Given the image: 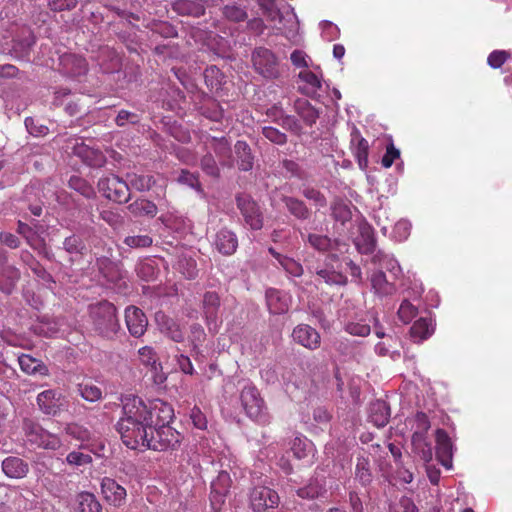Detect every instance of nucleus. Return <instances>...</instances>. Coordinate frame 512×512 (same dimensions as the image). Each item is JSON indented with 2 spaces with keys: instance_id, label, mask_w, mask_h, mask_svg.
I'll list each match as a JSON object with an SVG mask.
<instances>
[{
  "instance_id": "nucleus-35",
  "label": "nucleus",
  "mask_w": 512,
  "mask_h": 512,
  "mask_svg": "<svg viewBox=\"0 0 512 512\" xmlns=\"http://www.w3.org/2000/svg\"><path fill=\"white\" fill-rule=\"evenodd\" d=\"M127 209L135 217L149 216L153 218L158 211L155 203L147 199H137L129 204Z\"/></svg>"
},
{
  "instance_id": "nucleus-39",
  "label": "nucleus",
  "mask_w": 512,
  "mask_h": 512,
  "mask_svg": "<svg viewBox=\"0 0 512 512\" xmlns=\"http://www.w3.org/2000/svg\"><path fill=\"white\" fill-rule=\"evenodd\" d=\"M326 489L317 479L311 480L306 486L297 490V495L303 499L313 500L323 496Z\"/></svg>"
},
{
  "instance_id": "nucleus-38",
  "label": "nucleus",
  "mask_w": 512,
  "mask_h": 512,
  "mask_svg": "<svg viewBox=\"0 0 512 512\" xmlns=\"http://www.w3.org/2000/svg\"><path fill=\"white\" fill-rule=\"evenodd\" d=\"M313 450L312 442L305 436H296L291 443V451L295 458H307Z\"/></svg>"
},
{
  "instance_id": "nucleus-57",
  "label": "nucleus",
  "mask_w": 512,
  "mask_h": 512,
  "mask_svg": "<svg viewBox=\"0 0 512 512\" xmlns=\"http://www.w3.org/2000/svg\"><path fill=\"white\" fill-rule=\"evenodd\" d=\"M124 243L130 248H147L152 245L153 240L149 235L127 236Z\"/></svg>"
},
{
  "instance_id": "nucleus-30",
  "label": "nucleus",
  "mask_w": 512,
  "mask_h": 512,
  "mask_svg": "<svg viewBox=\"0 0 512 512\" xmlns=\"http://www.w3.org/2000/svg\"><path fill=\"white\" fill-rule=\"evenodd\" d=\"M434 333V325L430 316L420 317L410 328V335L415 342H422Z\"/></svg>"
},
{
  "instance_id": "nucleus-56",
  "label": "nucleus",
  "mask_w": 512,
  "mask_h": 512,
  "mask_svg": "<svg viewBox=\"0 0 512 512\" xmlns=\"http://www.w3.org/2000/svg\"><path fill=\"white\" fill-rule=\"evenodd\" d=\"M18 362L22 371L27 374H35L38 371V368L41 367L40 363L36 359L27 354L19 356Z\"/></svg>"
},
{
  "instance_id": "nucleus-31",
  "label": "nucleus",
  "mask_w": 512,
  "mask_h": 512,
  "mask_svg": "<svg viewBox=\"0 0 512 512\" xmlns=\"http://www.w3.org/2000/svg\"><path fill=\"white\" fill-rule=\"evenodd\" d=\"M390 418L389 406L384 401L377 400L370 405L369 419L378 428L384 427Z\"/></svg>"
},
{
  "instance_id": "nucleus-62",
  "label": "nucleus",
  "mask_w": 512,
  "mask_h": 512,
  "mask_svg": "<svg viewBox=\"0 0 512 512\" xmlns=\"http://www.w3.org/2000/svg\"><path fill=\"white\" fill-rule=\"evenodd\" d=\"M302 194L308 200L313 201L318 207H325L327 204L325 196L315 188L306 187L303 189Z\"/></svg>"
},
{
  "instance_id": "nucleus-15",
  "label": "nucleus",
  "mask_w": 512,
  "mask_h": 512,
  "mask_svg": "<svg viewBox=\"0 0 512 512\" xmlns=\"http://www.w3.org/2000/svg\"><path fill=\"white\" fill-rule=\"evenodd\" d=\"M125 322L129 333L136 338L141 337L147 330L148 320L145 313L135 306H128L125 310Z\"/></svg>"
},
{
  "instance_id": "nucleus-33",
  "label": "nucleus",
  "mask_w": 512,
  "mask_h": 512,
  "mask_svg": "<svg viewBox=\"0 0 512 512\" xmlns=\"http://www.w3.org/2000/svg\"><path fill=\"white\" fill-rule=\"evenodd\" d=\"M271 115L277 116L276 121L286 130L293 134L300 136L303 133V128L300 122L292 115L284 114L282 109H278L276 106L272 108Z\"/></svg>"
},
{
  "instance_id": "nucleus-48",
  "label": "nucleus",
  "mask_w": 512,
  "mask_h": 512,
  "mask_svg": "<svg viewBox=\"0 0 512 512\" xmlns=\"http://www.w3.org/2000/svg\"><path fill=\"white\" fill-rule=\"evenodd\" d=\"M65 432L67 435L80 441L81 443H87L91 439L90 431L87 428L75 423L68 424L65 428Z\"/></svg>"
},
{
  "instance_id": "nucleus-18",
  "label": "nucleus",
  "mask_w": 512,
  "mask_h": 512,
  "mask_svg": "<svg viewBox=\"0 0 512 512\" xmlns=\"http://www.w3.org/2000/svg\"><path fill=\"white\" fill-rule=\"evenodd\" d=\"M37 404L44 414L56 415L63 406V397L55 390H45L38 394Z\"/></svg>"
},
{
  "instance_id": "nucleus-3",
  "label": "nucleus",
  "mask_w": 512,
  "mask_h": 512,
  "mask_svg": "<svg viewBox=\"0 0 512 512\" xmlns=\"http://www.w3.org/2000/svg\"><path fill=\"white\" fill-rule=\"evenodd\" d=\"M240 400L246 415L261 425L270 423L264 399L258 388L252 383L244 386L240 392Z\"/></svg>"
},
{
  "instance_id": "nucleus-4",
  "label": "nucleus",
  "mask_w": 512,
  "mask_h": 512,
  "mask_svg": "<svg viewBox=\"0 0 512 512\" xmlns=\"http://www.w3.org/2000/svg\"><path fill=\"white\" fill-rule=\"evenodd\" d=\"M181 440V433L171 426H157L150 431L144 451L147 449L154 451L176 450L180 446Z\"/></svg>"
},
{
  "instance_id": "nucleus-6",
  "label": "nucleus",
  "mask_w": 512,
  "mask_h": 512,
  "mask_svg": "<svg viewBox=\"0 0 512 512\" xmlns=\"http://www.w3.org/2000/svg\"><path fill=\"white\" fill-rule=\"evenodd\" d=\"M98 189L105 198L116 203H126L130 199L129 185L114 174L100 178Z\"/></svg>"
},
{
  "instance_id": "nucleus-27",
  "label": "nucleus",
  "mask_w": 512,
  "mask_h": 512,
  "mask_svg": "<svg viewBox=\"0 0 512 512\" xmlns=\"http://www.w3.org/2000/svg\"><path fill=\"white\" fill-rule=\"evenodd\" d=\"M2 470L7 477L20 479L27 475L29 466L23 459L9 456L2 461Z\"/></svg>"
},
{
  "instance_id": "nucleus-17",
  "label": "nucleus",
  "mask_w": 512,
  "mask_h": 512,
  "mask_svg": "<svg viewBox=\"0 0 512 512\" xmlns=\"http://www.w3.org/2000/svg\"><path fill=\"white\" fill-rule=\"evenodd\" d=\"M60 67L70 77H80L87 73L88 63L83 56L65 53L60 57Z\"/></svg>"
},
{
  "instance_id": "nucleus-45",
  "label": "nucleus",
  "mask_w": 512,
  "mask_h": 512,
  "mask_svg": "<svg viewBox=\"0 0 512 512\" xmlns=\"http://www.w3.org/2000/svg\"><path fill=\"white\" fill-rule=\"evenodd\" d=\"M80 396L89 402H95L102 398V390L92 383H81L77 388Z\"/></svg>"
},
{
  "instance_id": "nucleus-41",
  "label": "nucleus",
  "mask_w": 512,
  "mask_h": 512,
  "mask_svg": "<svg viewBox=\"0 0 512 512\" xmlns=\"http://www.w3.org/2000/svg\"><path fill=\"white\" fill-rule=\"evenodd\" d=\"M331 210L333 218L342 224H345L352 218L349 204L342 199H335L332 203Z\"/></svg>"
},
{
  "instance_id": "nucleus-25",
  "label": "nucleus",
  "mask_w": 512,
  "mask_h": 512,
  "mask_svg": "<svg viewBox=\"0 0 512 512\" xmlns=\"http://www.w3.org/2000/svg\"><path fill=\"white\" fill-rule=\"evenodd\" d=\"M235 161L240 171H250L254 165V156L246 141L238 140L234 145Z\"/></svg>"
},
{
  "instance_id": "nucleus-21",
  "label": "nucleus",
  "mask_w": 512,
  "mask_h": 512,
  "mask_svg": "<svg viewBox=\"0 0 512 512\" xmlns=\"http://www.w3.org/2000/svg\"><path fill=\"white\" fill-rule=\"evenodd\" d=\"M214 245L219 253L230 256L237 250L238 239L233 231L222 228L216 233Z\"/></svg>"
},
{
  "instance_id": "nucleus-53",
  "label": "nucleus",
  "mask_w": 512,
  "mask_h": 512,
  "mask_svg": "<svg viewBox=\"0 0 512 512\" xmlns=\"http://www.w3.org/2000/svg\"><path fill=\"white\" fill-rule=\"evenodd\" d=\"M511 54L505 50H494L487 58L488 65L493 69H498L510 58Z\"/></svg>"
},
{
  "instance_id": "nucleus-34",
  "label": "nucleus",
  "mask_w": 512,
  "mask_h": 512,
  "mask_svg": "<svg viewBox=\"0 0 512 512\" xmlns=\"http://www.w3.org/2000/svg\"><path fill=\"white\" fill-rule=\"evenodd\" d=\"M356 246L361 254H373L376 250V238L370 227L362 228L356 240Z\"/></svg>"
},
{
  "instance_id": "nucleus-40",
  "label": "nucleus",
  "mask_w": 512,
  "mask_h": 512,
  "mask_svg": "<svg viewBox=\"0 0 512 512\" xmlns=\"http://www.w3.org/2000/svg\"><path fill=\"white\" fill-rule=\"evenodd\" d=\"M79 512H102V506L94 494L82 492L78 496Z\"/></svg>"
},
{
  "instance_id": "nucleus-54",
  "label": "nucleus",
  "mask_w": 512,
  "mask_h": 512,
  "mask_svg": "<svg viewBox=\"0 0 512 512\" xmlns=\"http://www.w3.org/2000/svg\"><path fill=\"white\" fill-rule=\"evenodd\" d=\"M372 262L375 264H379L382 268H386L390 271L400 270L397 262L394 259L390 258L388 255L384 254L382 251H377L373 255Z\"/></svg>"
},
{
  "instance_id": "nucleus-11",
  "label": "nucleus",
  "mask_w": 512,
  "mask_h": 512,
  "mask_svg": "<svg viewBox=\"0 0 512 512\" xmlns=\"http://www.w3.org/2000/svg\"><path fill=\"white\" fill-rule=\"evenodd\" d=\"M146 409L150 414V424L152 427L168 425L174 417L173 407L160 399H155L146 404Z\"/></svg>"
},
{
  "instance_id": "nucleus-13",
  "label": "nucleus",
  "mask_w": 512,
  "mask_h": 512,
  "mask_svg": "<svg viewBox=\"0 0 512 512\" xmlns=\"http://www.w3.org/2000/svg\"><path fill=\"white\" fill-rule=\"evenodd\" d=\"M350 149L359 168L365 170L368 167L369 144L356 126H353L350 133Z\"/></svg>"
},
{
  "instance_id": "nucleus-37",
  "label": "nucleus",
  "mask_w": 512,
  "mask_h": 512,
  "mask_svg": "<svg viewBox=\"0 0 512 512\" xmlns=\"http://www.w3.org/2000/svg\"><path fill=\"white\" fill-rule=\"evenodd\" d=\"M355 478L364 486L372 482L373 476L371 472L370 461L366 455H359L357 457Z\"/></svg>"
},
{
  "instance_id": "nucleus-58",
  "label": "nucleus",
  "mask_w": 512,
  "mask_h": 512,
  "mask_svg": "<svg viewBox=\"0 0 512 512\" xmlns=\"http://www.w3.org/2000/svg\"><path fill=\"white\" fill-rule=\"evenodd\" d=\"M139 359L145 366H150L156 370L158 358L153 348L145 346L139 349Z\"/></svg>"
},
{
  "instance_id": "nucleus-63",
  "label": "nucleus",
  "mask_w": 512,
  "mask_h": 512,
  "mask_svg": "<svg viewBox=\"0 0 512 512\" xmlns=\"http://www.w3.org/2000/svg\"><path fill=\"white\" fill-rule=\"evenodd\" d=\"M66 461L68 464L73 466H84L92 462V457L89 454L72 451L67 455Z\"/></svg>"
},
{
  "instance_id": "nucleus-64",
  "label": "nucleus",
  "mask_w": 512,
  "mask_h": 512,
  "mask_svg": "<svg viewBox=\"0 0 512 512\" xmlns=\"http://www.w3.org/2000/svg\"><path fill=\"white\" fill-rule=\"evenodd\" d=\"M115 122L119 127H123L126 123L136 125L140 122V118L136 113L127 110H120L116 116Z\"/></svg>"
},
{
  "instance_id": "nucleus-12",
  "label": "nucleus",
  "mask_w": 512,
  "mask_h": 512,
  "mask_svg": "<svg viewBox=\"0 0 512 512\" xmlns=\"http://www.w3.org/2000/svg\"><path fill=\"white\" fill-rule=\"evenodd\" d=\"M306 241L319 252H330L333 258H336L337 252L343 253V249L346 251L348 247L346 243L338 239H331L326 235L316 233H309Z\"/></svg>"
},
{
  "instance_id": "nucleus-32",
  "label": "nucleus",
  "mask_w": 512,
  "mask_h": 512,
  "mask_svg": "<svg viewBox=\"0 0 512 512\" xmlns=\"http://www.w3.org/2000/svg\"><path fill=\"white\" fill-rule=\"evenodd\" d=\"M19 279L20 272L17 268L0 265V290L2 292L11 294Z\"/></svg>"
},
{
  "instance_id": "nucleus-49",
  "label": "nucleus",
  "mask_w": 512,
  "mask_h": 512,
  "mask_svg": "<svg viewBox=\"0 0 512 512\" xmlns=\"http://www.w3.org/2000/svg\"><path fill=\"white\" fill-rule=\"evenodd\" d=\"M64 249L70 254L83 255L86 251V246L83 240L77 235L66 237L63 242Z\"/></svg>"
},
{
  "instance_id": "nucleus-55",
  "label": "nucleus",
  "mask_w": 512,
  "mask_h": 512,
  "mask_svg": "<svg viewBox=\"0 0 512 512\" xmlns=\"http://www.w3.org/2000/svg\"><path fill=\"white\" fill-rule=\"evenodd\" d=\"M280 265L291 276L300 277L303 275V266L290 257L281 258Z\"/></svg>"
},
{
  "instance_id": "nucleus-14",
  "label": "nucleus",
  "mask_w": 512,
  "mask_h": 512,
  "mask_svg": "<svg viewBox=\"0 0 512 512\" xmlns=\"http://www.w3.org/2000/svg\"><path fill=\"white\" fill-rule=\"evenodd\" d=\"M292 338L297 344L309 350L318 349L321 344L319 332L307 324L297 325L292 331Z\"/></svg>"
},
{
  "instance_id": "nucleus-29",
  "label": "nucleus",
  "mask_w": 512,
  "mask_h": 512,
  "mask_svg": "<svg viewBox=\"0 0 512 512\" xmlns=\"http://www.w3.org/2000/svg\"><path fill=\"white\" fill-rule=\"evenodd\" d=\"M294 110L304 124L309 127H312L319 118V111L307 99H297L294 102Z\"/></svg>"
},
{
  "instance_id": "nucleus-61",
  "label": "nucleus",
  "mask_w": 512,
  "mask_h": 512,
  "mask_svg": "<svg viewBox=\"0 0 512 512\" xmlns=\"http://www.w3.org/2000/svg\"><path fill=\"white\" fill-rule=\"evenodd\" d=\"M345 331L351 335L364 337L369 335L371 328L368 324L351 321L345 325Z\"/></svg>"
},
{
  "instance_id": "nucleus-46",
  "label": "nucleus",
  "mask_w": 512,
  "mask_h": 512,
  "mask_svg": "<svg viewBox=\"0 0 512 512\" xmlns=\"http://www.w3.org/2000/svg\"><path fill=\"white\" fill-rule=\"evenodd\" d=\"M418 314V308L409 300L405 299L400 304L397 315L404 324L410 323Z\"/></svg>"
},
{
  "instance_id": "nucleus-26",
  "label": "nucleus",
  "mask_w": 512,
  "mask_h": 512,
  "mask_svg": "<svg viewBox=\"0 0 512 512\" xmlns=\"http://www.w3.org/2000/svg\"><path fill=\"white\" fill-rule=\"evenodd\" d=\"M221 306V299L217 292L207 291L203 295L202 310L207 324L216 322Z\"/></svg>"
},
{
  "instance_id": "nucleus-10",
  "label": "nucleus",
  "mask_w": 512,
  "mask_h": 512,
  "mask_svg": "<svg viewBox=\"0 0 512 512\" xmlns=\"http://www.w3.org/2000/svg\"><path fill=\"white\" fill-rule=\"evenodd\" d=\"M279 504V496L269 487H255L250 494V505L255 512H263L275 508Z\"/></svg>"
},
{
  "instance_id": "nucleus-44",
  "label": "nucleus",
  "mask_w": 512,
  "mask_h": 512,
  "mask_svg": "<svg viewBox=\"0 0 512 512\" xmlns=\"http://www.w3.org/2000/svg\"><path fill=\"white\" fill-rule=\"evenodd\" d=\"M316 275L329 285H345L347 283V277L344 274L332 269H319L316 271Z\"/></svg>"
},
{
  "instance_id": "nucleus-36",
  "label": "nucleus",
  "mask_w": 512,
  "mask_h": 512,
  "mask_svg": "<svg viewBox=\"0 0 512 512\" xmlns=\"http://www.w3.org/2000/svg\"><path fill=\"white\" fill-rule=\"evenodd\" d=\"M282 201L288 211L296 218L306 220L310 217V210L303 201L290 196H283Z\"/></svg>"
},
{
  "instance_id": "nucleus-52",
  "label": "nucleus",
  "mask_w": 512,
  "mask_h": 512,
  "mask_svg": "<svg viewBox=\"0 0 512 512\" xmlns=\"http://www.w3.org/2000/svg\"><path fill=\"white\" fill-rule=\"evenodd\" d=\"M262 134L270 142L277 145H284L287 142V135L275 127L265 126L262 129Z\"/></svg>"
},
{
  "instance_id": "nucleus-7",
  "label": "nucleus",
  "mask_w": 512,
  "mask_h": 512,
  "mask_svg": "<svg viewBox=\"0 0 512 512\" xmlns=\"http://www.w3.org/2000/svg\"><path fill=\"white\" fill-rule=\"evenodd\" d=\"M66 150H71L73 155L90 167H102L106 162L104 154L99 149L86 145L78 137H70L66 140Z\"/></svg>"
},
{
  "instance_id": "nucleus-42",
  "label": "nucleus",
  "mask_w": 512,
  "mask_h": 512,
  "mask_svg": "<svg viewBox=\"0 0 512 512\" xmlns=\"http://www.w3.org/2000/svg\"><path fill=\"white\" fill-rule=\"evenodd\" d=\"M69 187L87 199L95 197L96 193L92 185L80 176L73 175L69 179Z\"/></svg>"
},
{
  "instance_id": "nucleus-1",
  "label": "nucleus",
  "mask_w": 512,
  "mask_h": 512,
  "mask_svg": "<svg viewBox=\"0 0 512 512\" xmlns=\"http://www.w3.org/2000/svg\"><path fill=\"white\" fill-rule=\"evenodd\" d=\"M122 416L116 424L123 444L134 450L144 451L146 441L152 431L146 403L138 396L126 395L121 399Z\"/></svg>"
},
{
  "instance_id": "nucleus-16",
  "label": "nucleus",
  "mask_w": 512,
  "mask_h": 512,
  "mask_svg": "<svg viewBox=\"0 0 512 512\" xmlns=\"http://www.w3.org/2000/svg\"><path fill=\"white\" fill-rule=\"evenodd\" d=\"M436 457L438 461L446 468L452 467L453 444L444 429H437L435 432Z\"/></svg>"
},
{
  "instance_id": "nucleus-8",
  "label": "nucleus",
  "mask_w": 512,
  "mask_h": 512,
  "mask_svg": "<svg viewBox=\"0 0 512 512\" xmlns=\"http://www.w3.org/2000/svg\"><path fill=\"white\" fill-rule=\"evenodd\" d=\"M252 64L255 71L267 79L279 76V63L275 54L264 47L256 48L252 53Z\"/></svg>"
},
{
  "instance_id": "nucleus-60",
  "label": "nucleus",
  "mask_w": 512,
  "mask_h": 512,
  "mask_svg": "<svg viewBox=\"0 0 512 512\" xmlns=\"http://www.w3.org/2000/svg\"><path fill=\"white\" fill-rule=\"evenodd\" d=\"M201 168L209 176L219 177L220 171L214 157L211 154L204 155L201 159Z\"/></svg>"
},
{
  "instance_id": "nucleus-43",
  "label": "nucleus",
  "mask_w": 512,
  "mask_h": 512,
  "mask_svg": "<svg viewBox=\"0 0 512 512\" xmlns=\"http://www.w3.org/2000/svg\"><path fill=\"white\" fill-rule=\"evenodd\" d=\"M223 16L232 22H243L247 19L248 14L245 7H241L235 3L227 4L222 8Z\"/></svg>"
},
{
  "instance_id": "nucleus-59",
  "label": "nucleus",
  "mask_w": 512,
  "mask_h": 512,
  "mask_svg": "<svg viewBox=\"0 0 512 512\" xmlns=\"http://www.w3.org/2000/svg\"><path fill=\"white\" fill-rule=\"evenodd\" d=\"M177 180L179 183L185 184L197 191L202 190L198 175L191 173L188 170H181Z\"/></svg>"
},
{
  "instance_id": "nucleus-2",
  "label": "nucleus",
  "mask_w": 512,
  "mask_h": 512,
  "mask_svg": "<svg viewBox=\"0 0 512 512\" xmlns=\"http://www.w3.org/2000/svg\"><path fill=\"white\" fill-rule=\"evenodd\" d=\"M93 330L99 336L112 339L120 328L116 307L104 300L89 306Z\"/></svg>"
},
{
  "instance_id": "nucleus-5",
  "label": "nucleus",
  "mask_w": 512,
  "mask_h": 512,
  "mask_svg": "<svg viewBox=\"0 0 512 512\" xmlns=\"http://www.w3.org/2000/svg\"><path fill=\"white\" fill-rule=\"evenodd\" d=\"M23 431L27 441L39 448L57 450L62 445L57 435L45 430L41 425L31 419H24Z\"/></svg>"
},
{
  "instance_id": "nucleus-28",
  "label": "nucleus",
  "mask_w": 512,
  "mask_h": 512,
  "mask_svg": "<svg viewBox=\"0 0 512 512\" xmlns=\"http://www.w3.org/2000/svg\"><path fill=\"white\" fill-rule=\"evenodd\" d=\"M370 281L374 293L380 297L393 295L397 290L395 283L389 281L381 270L374 272Z\"/></svg>"
},
{
  "instance_id": "nucleus-9",
  "label": "nucleus",
  "mask_w": 512,
  "mask_h": 512,
  "mask_svg": "<svg viewBox=\"0 0 512 512\" xmlns=\"http://www.w3.org/2000/svg\"><path fill=\"white\" fill-rule=\"evenodd\" d=\"M236 204L245 223L252 230H260L263 227V214L256 201L250 195L240 194L236 197Z\"/></svg>"
},
{
  "instance_id": "nucleus-23",
  "label": "nucleus",
  "mask_w": 512,
  "mask_h": 512,
  "mask_svg": "<svg viewBox=\"0 0 512 512\" xmlns=\"http://www.w3.org/2000/svg\"><path fill=\"white\" fill-rule=\"evenodd\" d=\"M155 320L161 332L173 341L182 342L184 340V333L180 325L173 318L165 315L163 312H157Z\"/></svg>"
},
{
  "instance_id": "nucleus-22",
  "label": "nucleus",
  "mask_w": 512,
  "mask_h": 512,
  "mask_svg": "<svg viewBox=\"0 0 512 512\" xmlns=\"http://www.w3.org/2000/svg\"><path fill=\"white\" fill-rule=\"evenodd\" d=\"M266 302L269 312L274 315L284 314L290 307V297L274 288L266 291Z\"/></svg>"
},
{
  "instance_id": "nucleus-19",
  "label": "nucleus",
  "mask_w": 512,
  "mask_h": 512,
  "mask_svg": "<svg viewBox=\"0 0 512 512\" xmlns=\"http://www.w3.org/2000/svg\"><path fill=\"white\" fill-rule=\"evenodd\" d=\"M101 491L106 501L115 507H119L125 502L127 495L126 489L112 478H103L101 482Z\"/></svg>"
},
{
  "instance_id": "nucleus-50",
  "label": "nucleus",
  "mask_w": 512,
  "mask_h": 512,
  "mask_svg": "<svg viewBox=\"0 0 512 512\" xmlns=\"http://www.w3.org/2000/svg\"><path fill=\"white\" fill-rule=\"evenodd\" d=\"M179 270L187 279H195L198 276L197 263L192 258H182L179 261Z\"/></svg>"
},
{
  "instance_id": "nucleus-24",
  "label": "nucleus",
  "mask_w": 512,
  "mask_h": 512,
  "mask_svg": "<svg viewBox=\"0 0 512 512\" xmlns=\"http://www.w3.org/2000/svg\"><path fill=\"white\" fill-rule=\"evenodd\" d=\"M231 486V478L228 472L221 471L215 480L211 483L210 500L212 505L215 503H223L225 496L228 494Z\"/></svg>"
},
{
  "instance_id": "nucleus-47",
  "label": "nucleus",
  "mask_w": 512,
  "mask_h": 512,
  "mask_svg": "<svg viewBox=\"0 0 512 512\" xmlns=\"http://www.w3.org/2000/svg\"><path fill=\"white\" fill-rule=\"evenodd\" d=\"M128 178L131 187L137 191H147L155 183L153 176L150 175L131 174Z\"/></svg>"
},
{
  "instance_id": "nucleus-20",
  "label": "nucleus",
  "mask_w": 512,
  "mask_h": 512,
  "mask_svg": "<svg viewBox=\"0 0 512 512\" xmlns=\"http://www.w3.org/2000/svg\"><path fill=\"white\" fill-rule=\"evenodd\" d=\"M52 103L56 107H64L69 116H75L80 112L79 98L68 88H60L55 91Z\"/></svg>"
},
{
  "instance_id": "nucleus-51",
  "label": "nucleus",
  "mask_w": 512,
  "mask_h": 512,
  "mask_svg": "<svg viewBox=\"0 0 512 512\" xmlns=\"http://www.w3.org/2000/svg\"><path fill=\"white\" fill-rule=\"evenodd\" d=\"M416 431L413 434V442L422 438L430 428V421L424 412H417L415 415Z\"/></svg>"
}]
</instances>
